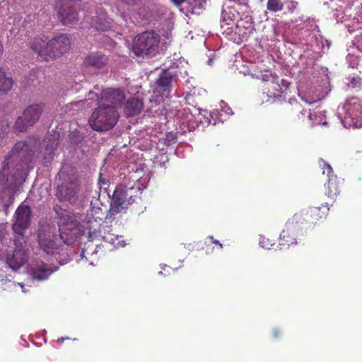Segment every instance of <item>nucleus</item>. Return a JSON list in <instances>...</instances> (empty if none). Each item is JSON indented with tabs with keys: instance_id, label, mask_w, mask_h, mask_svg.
Listing matches in <instances>:
<instances>
[{
	"instance_id": "nucleus-32",
	"label": "nucleus",
	"mask_w": 362,
	"mask_h": 362,
	"mask_svg": "<svg viewBox=\"0 0 362 362\" xmlns=\"http://www.w3.org/2000/svg\"><path fill=\"white\" fill-rule=\"evenodd\" d=\"M298 3L295 1H290L288 4L287 8L290 13H293L297 8Z\"/></svg>"
},
{
	"instance_id": "nucleus-37",
	"label": "nucleus",
	"mask_w": 362,
	"mask_h": 362,
	"mask_svg": "<svg viewBox=\"0 0 362 362\" xmlns=\"http://www.w3.org/2000/svg\"><path fill=\"white\" fill-rule=\"evenodd\" d=\"M3 51V46L1 45V43L0 42V54Z\"/></svg>"
},
{
	"instance_id": "nucleus-19",
	"label": "nucleus",
	"mask_w": 362,
	"mask_h": 362,
	"mask_svg": "<svg viewBox=\"0 0 362 362\" xmlns=\"http://www.w3.org/2000/svg\"><path fill=\"white\" fill-rule=\"evenodd\" d=\"M112 21L107 16L106 11L102 7H98L95 15L90 18V25L98 30H107L111 27Z\"/></svg>"
},
{
	"instance_id": "nucleus-29",
	"label": "nucleus",
	"mask_w": 362,
	"mask_h": 362,
	"mask_svg": "<svg viewBox=\"0 0 362 362\" xmlns=\"http://www.w3.org/2000/svg\"><path fill=\"white\" fill-rule=\"evenodd\" d=\"M11 243V239H6V241H4L2 244H0V259L6 255L8 252V247H9L8 244Z\"/></svg>"
},
{
	"instance_id": "nucleus-30",
	"label": "nucleus",
	"mask_w": 362,
	"mask_h": 362,
	"mask_svg": "<svg viewBox=\"0 0 362 362\" xmlns=\"http://www.w3.org/2000/svg\"><path fill=\"white\" fill-rule=\"evenodd\" d=\"M9 235L4 225H0V244H2L6 239H9Z\"/></svg>"
},
{
	"instance_id": "nucleus-38",
	"label": "nucleus",
	"mask_w": 362,
	"mask_h": 362,
	"mask_svg": "<svg viewBox=\"0 0 362 362\" xmlns=\"http://www.w3.org/2000/svg\"><path fill=\"white\" fill-rule=\"evenodd\" d=\"M125 3L129 4V1L127 0H123Z\"/></svg>"
},
{
	"instance_id": "nucleus-35",
	"label": "nucleus",
	"mask_w": 362,
	"mask_h": 362,
	"mask_svg": "<svg viewBox=\"0 0 362 362\" xmlns=\"http://www.w3.org/2000/svg\"><path fill=\"white\" fill-rule=\"evenodd\" d=\"M65 339H69V337H59L57 339V342L62 343L64 341Z\"/></svg>"
},
{
	"instance_id": "nucleus-25",
	"label": "nucleus",
	"mask_w": 362,
	"mask_h": 362,
	"mask_svg": "<svg viewBox=\"0 0 362 362\" xmlns=\"http://www.w3.org/2000/svg\"><path fill=\"white\" fill-rule=\"evenodd\" d=\"M13 83L12 78L7 77L5 72L0 67V92H8L11 89Z\"/></svg>"
},
{
	"instance_id": "nucleus-28",
	"label": "nucleus",
	"mask_w": 362,
	"mask_h": 362,
	"mask_svg": "<svg viewBox=\"0 0 362 362\" xmlns=\"http://www.w3.org/2000/svg\"><path fill=\"white\" fill-rule=\"evenodd\" d=\"M274 83L278 86V88H276V90L278 91V93L285 92L289 88V86H290V83L285 79L281 80V84L280 85L279 83V78L278 77H277V80L275 79Z\"/></svg>"
},
{
	"instance_id": "nucleus-14",
	"label": "nucleus",
	"mask_w": 362,
	"mask_h": 362,
	"mask_svg": "<svg viewBox=\"0 0 362 362\" xmlns=\"http://www.w3.org/2000/svg\"><path fill=\"white\" fill-rule=\"evenodd\" d=\"M319 163L320 166L322 168V174L326 175L328 177L326 185V194L331 199H334L341 192V182L337 176L334 174V170L329 163L322 159H321Z\"/></svg>"
},
{
	"instance_id": "nucleus-31",
	"label": "nucleus",
	"mask_w": 362,
	"mask_h": 362,
	"mask_svg": "<svg viewBox=\"0 0 362 362\" xmlns=\"http://www.w3.org/2000/svg\"><path fill=\"white\" fill-rule=\"evenodd\" d=\"M205 243L207 244L208 245H210L211 244H215L218 246L219 249H221L223 247L222 244L219 241L214 239L212 236L208 237L207 240L206 241Z\"/></svg>"
},
{
	"instance_id": "nucleus-36",
	"label": "nucleus",
	"mask_w": 362,
	"mask_h": 362,
	"mask_svg": "<svg viewBox=\"0 0 362 362\" xmlns=\"http://www.w3.org/2000/svg\"><path fill=\"white\" fill-rule=\"evenodd\" d=\"M279 335H280V332H279V331H278V330H274V331L273 332V337H274L276 338V337H278Z\"/></svg>"
},
{
	"instance_id": "nucleus-10",
	"label": "nucleus",
	"mask_w": 362,
	"mask_h": 362,
	"mask_svg": "<svg viewBox=\"0 0 362 362\" xmlns=\"http://www.w3.org/2000/svg\"><path fill=\"white\" fill-rule=\"evenodd\" d=\"M132 189V188H128L122 185L116 187L112 194L110 208L108 211V214L110 216H115L120 213L134 202L133 196L130 193Z\"/></svg>"
},
{
	"instance_id": "nucleus-16",
	"label": "nucleus",
	"mask_w": 362,
	"mask_h": 362,
	"mask_svg": "<svg viewBox=\"0 0 362 362\" xmlns=\"http://www.w3.org/2000/svg\"><path fill=\"white\" fill-rule=\"evenodd\" d=\"M175 77L176 76L168 69L163 70L155 83V92L168 97Z\"/></svg>"
},
{
	"instance_id": "nucleus-12",
	"label": "nucleus",
	"mask_w": 362,
	"mask_h": 362,
	"mask_svg": "<svg viewBox=\"0 0 362 362\" xmlns=\"http://www.w3.org/2000/svg\"><path fill=\"white\" fill-rule=\"evenodd\" d=\"M79 0H58V18L64 25H69L78 20Z\"/></svg>"
},
{
	"instance_id": "nucleus-8",
	"label": "nucleus",
	"mask_w": 362,
	"mask_h": 362,
	"mask_svg": "<svg viewBox=\"0 0 362 362\" xmlns=\"http://www.w3.org/2000/svg\"><path fill=\"white\" fill-rule=\"evenodd\" d=\"M89 100H95L98 103H109L110 106H114L115 110L123 105L126 100L124 90L120 88H107L103 89L100 93L91 90L88 93Z\"/></svg>"
},
{
	"instance_id": "nucleus-13",
	"label": "nucleus",
	"mask_w": 362,
	"mask_h": 362,
	"mask_svg": "<svg viewBox=\"0 0 362 362\" xmlns=\"http://www.w3.org/2000/svg\"><path fill=\"white\" fill-rule=\"evenodd\" d=\"M31 217L32 211L30 207L25 204H21L15 212V221L12 225L13 232L23 237L25 230L30 225Z\"/></svg>"
},
{
	"instance_id": "nucleus-4",
	"label": "nucleus",
	"mask_w": 362,
	"mask_h": 362,
	"mask_svg": "<svg viewBox=\"0 0 362 362\" xmlns=\"http://www.w3.org/2000/svg\"><path fill=\"white\" fill-rule=\"evenodd\" d=\"M59 218V230L61 240L66 245H72L81 235L80 223L71 211L54 208Z\"/></svg>"
},
{
	"instance_id": "nucleus-20",
	"label": "nucleus",
	"mask_w": 362,
	"mask_h": 362,
	"mask_svg": "<svg viewBox=\"0 0 362 362\" xmlns=\"http://www.w3.org/2000/svg\"><path fill=\"white\" fill-rule=\"evenodd\" d=\"M108 57L100 52H93L84 59L83 64L87 66H92L98 69H103L107 63Z\"/></svg>"
},
{
	"instance_id": "nucleus-3",
	"label": "nucleus",
	"mask_w": 362,
	"mask_h": 362,
	"mask_svg": "<svg viewBox=\"0 0 362 362\" xmlns=\"http://www.w3.org/2000/svg\"><path fill=\"white\" fill-rule=\"evenodd\" d=\"M59 183L55 191V196L60 202L75 204L79 197L81 181L77 173L61 170L59 173Z\"/></svg>"
},
{
	"instance_id": "nucleus-22",
	"label": "nucleus",
	"mask_w": 362,
	"mask_h": 362,
	"mask_svg": "<svg viewBox=\"0 0 362 362\" xmlns=\"http://www.w3.org/2000/svg\"><path fill=\"white\" fill-rule=\"evenodd\" d=\"M144 107L143 101L137 98H130L127 100L124 107L126 117H130L139 115Z\"/></svg>"
},
{
	"instance_id": "nucleus-1",
	"label": "nucleus",
	"mask_w": 362,
	"mask_h": 362,
	"mask_svg": "<svg viewBox=\"0 0 362 362\" xmlns=\"http://www.w3.org/2000/svg\"><path fill=\"white\" fill-rule=\"evenodd\" d=\"M40 144V140L35 136H29L25 141L15 144L2 163L0 172V182L2 185L12 187L25 181V166L30 162Z\"/></svg>"
},
{
	"instance_id": "nucleus-18",
	"label": "nucleus",
	"mask_w": 362,
	"mask_h": 362,
	"mask_svg": "<svg viewBox=\"0 0 362 362\" xmlns=\"http://www.w3.org/2000/svg\"><path fill=\"white\" fill-rule=\"evenodd\" d=\"M16 248L13 253L9 255L8 252L6 255V262L10 268L13 270H17L22 267L26 262L27 257L24 246L20 243L17 245L16 240H14Z\"/></svg>"
},
{
	"instance_id": "nucleus-33",
	"label": "nucleus",
	"mask_w": 362,
	"mask_h": 362,
	"mask_svg": "<svg viewBox=\"0 0 362 362\" xmlns=\"http://www.w3.org/2000/svg\"><path fill=\"white\" fill-rule=\"evenodd\" d=\"M262 79H263L264 81H269L270 79H272V83H274L275 79H276V80H277V76H274V75H273L272 73H269V74H264V75L263 76Z\"/></svg>"
},
{
	"instance_id": "nucleus-15",
	"label": "nucleus",
	"mask_w": 362,
	"mask_h": 362,
	"mask_svg": "<svg viewBox=\"0 0 362 362\" xmlns=\"http://www.w3.org/2000/svg\"><path fill=\"white\" fill-rule=\"evenodd\" d=\"M95 239L89 237V240L84 243L81 252V258L85 259L90 265H93L95 262L105 255L103 246L95 242Z\"/></svg>"
},
{
	"instance_id": "nucleus-9",
	"label": "nucleus",
	"mask_w": 362,
	"mask_h": 362,
	"mask_svg": "<svg viewBox=\"0 0 362 362\" xmlns=\"http://www.w3.org/2000/svg\"><path fill=\"white\" fill-rule=\"evenodd\" d=\"M38 243L40 249L48 255L59 253L62 245L54 233V230L49 226H46L39 230L37 235Z\"/></svg>"
},
{
	"instance_id": "nucleus-5",
	"label": "nucleus",
	"mask_w": 362,
	"mask_h": 362,
	"mask_svg": "<svg viewBox=\"0 0 362 362\" xmlns=\"http://www.w3.org/2000/svg\"><path fill=\"white\" fill-rule=\"evenodd\" d=\"M119 114L114 106L105 103H98V106L92 112L88 122L95 131L103 132L112 129L117 123Z\"/></svg>"
},
{
	"instance_id": "nucleus-21",
	"label": "nucleus",
	"mask_w": 362,
	"mask_h": 362,
	"mask_svg": "<svg viewBox=\"0 0 362 362\" xmlns=\"http://www.w3.org/2000/svg\"><path fill=\"white\" fill-rule=\"evenodd\" d=\"M54 269L48 264L40 262L36 264L30 271V274L34 279L43 281L47 279L53 272Z\"/></svg>"
},
{
	"instance_id": "nucleus-6",
	"label": "nucleus",
	"mask_w": 362,
	"mask_h": 362,
	"mask_svg": "<svg viewBox=\"0 0 362 362\" xmlns=\"http://www.w3.org/2000/svg\"><path fill=\"white\" fill-rule=\"evenodd\" d=\"M160 35L156 32L145 31L137 35L133 40L132 52L137 57L153 56L158 52Z\"/></svg>"
},
{
	"instance_id": "nucleus-27",
	"label": "nucleus",
	"mask_w": 362,
	"mask_h": 362,
	"mask_svg": "<svg viewBox=\"0 0 362 362\" xmlns=\"http://www.w3.org/2000/svg\"><path fill=\"white\" fill-rule=\"evenodd\" d=\"M259 245L264 249L269 250L272 245H274V240L270 239L266 236H261L259 238Z\"/></svg>"
},
{
	"instance_id": "nucleus-17",
	"label": "nucleus",
	"mask_w": 362,
	"mask_h": 362,
	"mask_svg": "<svg viewBox=\"0 0 362 362\" xmlns=\"http://www.w3.org/2000/svg\"><path fill=\"white\" fill-rule=\"evenodd\" d=\"M92 224L93 223H90L89 226L88 234L90 238H101L105 242L109 243L114 247H118L120 245L119 241H118V236L115 235L114 233H111L108 226L100 225L98 229H96Z\"/></svg>"
},
{
	"instance_id": "nucleus-26",
	"label": "nucleus",
	"mask_w": 362,
	"mask_h": 362,
	"mask_svg": "<svg viewBox=\"0 0 362 362\" xmlns=\"http://www.w3.org/2000/svg\"><path fill=\"white\" fill-rule=\"evenodd\" d=\"M267 8L274 13L281 11L284 8V4L281 0H268Z\"/></svg>"
},
{
	"instance_id": "nucleus-7",
	"label": "nucleus",
	"mask_w": 362,
	"mask_h": 362,
	"mask_svg": "<svg viewBox=\"0 0 362 362\" xmlns=\"http://www.w3.org/2000/svg\"><path fill=\"white\" fill-rule=\"evenodd\" d=\"M329 211L328 204H322L319 207H310L295 214L291 218V223L292 225H315L325 220Z\"/></svg>"
},
{
	"instance_id": "nucleus-34",
	"label": "nucleus",
	"mask_w": 362,
	"mask_h": 362,
	"mask_svg": "<svg viewBox=\"0 0 362 362\" xmlns=\"http://www.w3.org/2000/svg\"><path fill=\"white\" fill-rule=\"evenodd\" d=\"M176 6H181L187 0H171Z\"/></svg>"
},
{
	"instance_id": "nucleus-11",
	"label": "nucleus",
	"mask_w": 362,
	"mask_h": 362,
	"mask_svg": "<svg viewBox=\"0 0 362 362\" xmlns=\"http://www.w3.org/2000/svg\"><path fill=\"white\" fill-rule=\"evenodd\" d=\"M44 106L42 104H33L27 107L19 116L14 124L15 130L19 132H25L28 127L36 124L43 112Z\"/></svg>"
},
{
	"instance_id": "nucleus-23",
	"label": "nucleus",
	"mask_w": 362,
	"mask_h": 362,
	"mask_svg": "<svg viewBox=\"0 0 362 362\" xmlns=\"http://www.w3.org/2000/svg\"><path fill=\"white\" fill-rule=\"evenodd\" d=\"M297 225H292L291 222L289 225L284 229L279 235V245L284 247H288L291 245L296 244V236L292 230Z\"/></svg>"
},
{
	"instance_id": "nucleus-24",
	"label": "nucleus",
	"mask_w": 362,
	"mask_h": 362,
	"mask_svg": "<svg viewBox=\"0 0 362 362\" xmlns=\"http://www.w3.org/2000/svg\"><path fill=\"white\" fill-rule=\"evenodd\" d=\"M347 115L351 119L352 124L356 127L362 125V107L359 104L354 103L349 105L347 109Z\"/></svg>"
},
{
	"instance_id": "nucleus-2",
	"label": "nucleus",
	"mask_w": 362,
	"mask_h": 362,
	"mask_svg": "<svg viewBox=\"0 0 362 362\" xmlns=\"http://www.w3.org/2000/svg\"><path fill=\"white\" fill-rule=\"evenodd\" d=\"M71 45L69 36L61 33L49 40L45 35L35 37L30 41V47L40 60L49 62L67 52Z\"/></svg>"
}]
</instances>
